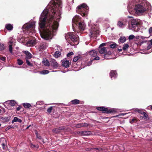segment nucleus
<instances>
[{"label": "nucleus", "instance_id": "1", "mask_svg": "<svg viewBox=\"0 0 152 152\" xmlns=\"http://www.w3.org/2000/svg\"><path fill=\"white\" fill-rule=\"evenodd\" d=\"M62 4L61 0H52L48 4V40L52 39L58 30L60 18L56 12Z\"/></svg>", "mask_w": 152, "mask_h": 152}, {"label": "nucleus", "instance_id": "2", "mask_svg": "<svg viewBox=\"0 0 152 152\" xmlns=\"http://www.w3.org/2000/svg\"><path fill=\"white\" fill-rule=\"evenodd\" d=\"M48 10L45 9L42 13L39 21V27L42 29L40 31L41 37L44 40H48Z\"/></svg>", "mask_w": 152, "mask_h": 152}, {"label": "nucleus", "instance_id": "3", "mask_svg": "<svg viewBox=\"0 0 152 152\" xmlns=\"http://www.w3.org/2000/svg\"><path fill=\"white\" fill-rule=\"evenodd\" d=\"M89 9L86 4L83 3L77 7L76 12L82 16L85 17L88 14Z\"/></svg>", "mask_w": 152, "mask_h": 152}, {"label": "nucleus", "instance_id": "4", "mask_svg": "<svg viewBox=\"0 0 152 152\" xmlns=\"http://www.w3.org/2000/svg\"><path fill=\"white\" fill-rule=\"evenodd\" d=\"M35 22L32 21L28 23H26L22 27L23 30L27 31L28 33L33 32L34 31L35 28Z\"/></svg>", "mask_w": 152, "mask_h": 152}, {"label": "nucleus", "instance_id": "5", "mask_svg": "<svg viewBox=\"0 0 152 152\" xmlns=\"http://www.w3.org/2000/svg\"><path fill=\"white\" fill-rule=\"evenodd\" d=\"M130 23L132 26L131 29L135 32H137L139 31L140 28L138 26L140 25V23L137 20L135 19L132 20Z\"/></svg>", "mask_w": 152, "mask_h": 152}, {"label": "nucleus", "instance_id": "6", "mask_svg": "<svg viewBox=\"0 0 152 152\" xmlns=\"http://www.w3.org/2000/svg\"><path fill=\"white\" fill-rule=\"evenodd\" d=\"M90 32L91 34L89 36L90 37H93L94 38L96 39V37L99 35V31L97 28H96V26H94L91 28Z\"/></svg>", "mask_w": 152, "mask_h": 152}, {"label": "nucleus", "instance_id": "7", "mask_svg": "<svg viewBox=\"0 0 152 152\" xmlns=\"http://www.w3.org/2000/svg\"><path fill=\"white\" fill-rule=\"evenodd\" d=\"M69 36L70 39L72 41V42H71L72 44H71V45H77L78 44V39L77 35L76 36L73 33H70L69 34Z\"/></svg>", "mask_w": 152, "mask_h": 152}, {"label": "nucleus", "instance_id": "8", "mask_svg": "<svg viewBox=\"0 0 152 152\" xmlns=\"http://www.w3.org/2000/svg\"><path fill=\"white\" fill-rule=\"evenodd\" d=\"M96 109L98 110L102 111L103 113L107 114L113 113L116 112V111L114 109H108L104 107H96Z\"/></svg>", "mask_w": 152, "mask_h": 152}, {"label": "nucleus", "instance_id": "9", "mask_svg": "<svg viewBox=\"0 0 152 152\" xmlns=\"http://www.w3.org/2000/svg\"><path fill=\"white\" fill-rule=\"evenodd\" d=\"M134 9L136 10L137 13L138 14L143 13L146 11V9L140 4L136 5Z\"/></svg>", "mask_w": 152, "mask_h": 152}, {"label": "nucleus", "instance_id": "10", "mask_svg": "<svg viewBox=\"0 0 152 152\" xmlns=\"http://www.w3.org/2000/svg\"><path fill=\"white\" fill-rule=\"evenodd\" d=\"M49 61H48V67L50 65L52 66L54 68H57L60 66L59 64H58L56 61L54 59L51 58L49 59Z\"/></svg>", "mask_w": 152, "mask_h": 152}, {"label": "nucleus", "instance_id": "11", "mask_svg": "<svg viewBox=\"0 0 152 152\" xmlns=\"http://www.w3.org/2000/svg\"><path fill=\"white\" fill-rule=\"evenodd\" d=\"M15 40L12 38L11 37L10 38L9 43H10L9 45V50L10 52L12 54V46L15 44Z\"/></svg>", "mask_w": 152, "mask_h": 152}, {"label": "nucleus", "instance_id": "12", "mask_svg": "<svg viewBox=\"0 0 152 152\" xmlns=\"http://www.w3.org/2000/svg\"><path fill=\"white\" fill-rule=\"evenodd\" d=\"M61 63L64 67L66 68L69 67L70 64V63H69V60H67L66 58L64 59L63 60H61Z\"/></svg>", "mask_w": 152, "mask_h": 152}, {"label": "nucleus", "instance_id": "13", "mask_svg": "<svg viewBox=\"0 0 152 152\" xmlns=\"http://www.w3.org/2000/svg\"><path fill=\"white\" fill-rule=\"evenodd\" d=\"M36 43V40L35 38H33L31 40L28 41L26 43L27 46H33Z\"/></svg>", "mask_w": 152, "mask_h": 152}, {"label": "nucleus", "instance_id": "14", "mask_svg": "<svg viewBox=\"0 0 152 152\" xmlns=\"http://www.w3.org/2000/svg\"><path fill=\"white\" fill-rule=\"evenodd\" d=\"M80 18L79 16L76 15L73 18L72 20V25L73 26V23H74L77 25L78 22L80 20Z\"/></svg>", "mask_w": 152, "mask_h": 152}, {"label": "nucleus", "instance_id": "15", "mask_svg": "<svg viewBox=\"0 0 152 152\" xmlns=\"http://www.w3.org/2000/svg\"><path fill=\"white\" fill-rule=\"evenodd\" d=\"M47 48L46 43L45 42H42L39 45L38 48L39 51H42L45 50Z\"/></svg>", "mask_w": 152, "mask_h": 152}, {"label": "nucleus", "instance_id": "16", "mask_svg": "<svg viewBox=\"0 0 152 152\" xmlns=\"http://www.w3.org/2000/svg\"><path fill=\"white\" fill-rule=\"evenodd\" d=\"M117 75V74L116 71L114 70H112L110 73V76L111 79L113 78H116Z\"/></svg>", "mask_w": 152, "mask_h": 152}, {"label": "nucleus", "instance_id": "17", "mask_svg": "<svg viewBox=\"0 0 152 152\" xmlns=\"http://www.w3.org/2000/svg\"><path fill=\"white\" fill-rule=\"evenodd\" d=\"M64 129V126H61L58 128L53 129L52 131L53 133H58L61 131L63 130Z\"/></svg>", "mask_w": 152, "mask_h": 152}, {"label": "nucleus", "instance_id": "18", "mask_svg": "<svg viewBox=\"0 0 152 152\" xmlns=\"http://www.w3.org/2000/svg\"><path fill=\"white\" fill-rule=\"evenodd\" d=\"M90 55L92 56L95 57L98 54V51L94 50L91 51L89 52Z\"/></svg>", "mask_w": 152, "mask_h": 152}, {"label": "nucleus", "instance_id": "19", "mask_svg": "<svg viewBox=\"0 0 152 152\" xmlns=\"http://www.w3.org/2000/svg\"><path fill=\"white\" fill-rule=\"evenodd\" d=\"M24 53L26 56V59H30L32 57L31 54L28 51H25Z\"/></svg>", "mask_w": 152, "mask_h": 152}, {"label": "nucleus", "instance_id": "20", "mask_svg": "<svg viewBox=\"0 0 152 152\" xmlns=\"http://www.w3.org/2000/svg\"><path fill=\"white\" fill-rule=\"evenodd\" d=\"M80 101L77 99H75L73 100H72L69 103V104L70 105L71 104H74V105H76V104H79L80 103Z\"/></svg>", "mask_w": 152, "mask_h": 152}, {"label": "nucleus", "instance_id": "21", "mask_svg": "<svg viewBox=\"0 0 152 152\" xmlns=\"http://www.w3.org/2000/svg\"><path fill=\"white\" fill-rule=\"evenodd\" d=\"M99 52L101 54L105 53L106 52H107V50L105 48H99Z\"/></svg>", "mask_w": 152, "mask_h": 152}, {"label": "nucleus", "instance_id": "22", "mask_svg": "<svg viewBox=\"0 0 152 152\" xmlns=\"http://www.w3.org/2000/svg\"><path fill=\"white\" fill-rule=\"evenodd\" d=\"M80 133L83 135H90L91 133V131H81Z\"/></svg>", "mask_w": 152, "mask_h": 152}, {"label": "nucleus", "instance_id": "23", "mask_svg": "<svg viewBox=\"0 0 152 152\" xmlns=\"http://www.w3.org/2000/svg\"><path fill=\"white\" fill-rule=\"evenodd\" d=\"M126 38L124 36H121L118 40L119 42L123 43L124 42L126 41Z\"/></svg>", "mask_w": 152, "mask_h": 152}, {"label": "nucleus", "instance_id": "24", "mask_svg": "<svg viewBox=\"0 0 152 152\" xmlns=\"http://www.w3.org/2000/svg\"><path fill=\"white\" fill-rule=\"evenodd\" d=\"M6 102H7V103L10 106L12 107L14 106L16 103V102L15 101L12 100L7 101Z\"/></svg>", "mask_w": 152, "mask_h": 152}, {"label": "nucleus", "instance_id": "25", "mask_svg": "<svg viewBox=\"0 0 152 152\" xmlns=\"http://www.w3.org/2000/svg\"><path fill=\"white\" fill-rule=\"evenodd\" d=\"M61 54L60 51L59 50L56 51L54 53V56L56 58H58L59 57Z\"/></svg>", "mask_w": 152, "mask_h": 152}, {"label": "nucleus", "instance_id": "26", "mask_svg": "<svg viewBox=\"0 0 152 152\" xmlns=\"http://www.w3.org/2000/svg\"><path fill=\"white\" fill-rule=\"evenodd\" d=\"M5 27L9 30H11L13 28V26L12 25L10 24H8L6 25Z\"/></svg>", "mask_w": 152, "mask_h": 152}, {"label": "nucleus", "instance_id": "27", "mask_svg": "<svg viewBox=\"0 0 152 152\" xmlns=\"http://www.w3.org/2000/svg\"><path fill=\"white\" fill-rule=\"evenodd\" d=\"M3 141L4 142L1 144V145L3 147V148L4 150H6L7 149V146L5 145V143H4L5 142H6L4 138L1 139V141Z\"/></svg>", "mask_w": 152, "mask_h": 152}, {"label": "nucleus", "instance_id": "28", "mask_svg": "<svg viewBox=\"0 0 152 152\" xmlns=\"http://www.w3.org/2000/svg\"><path fill=\"white\" fill-rule=\"evenodd\" d=\"M82 60V57L80 56H77L75 57L73 59V61L74 62H76L79 60Z\"/></svg>", "mask_w": 152, "mask_h": 152}, {"label": "nucleus", "instance_id": "29", "mask_svg": "<svg viewBox=\"0 0 152 152\" xmlns=\"http://www.w3.org/2000/svg\"><path fill=\"white\" fill-rule=\"evenodd\" d=\"M137 121V120L136 118H133L132 119H130L129 122L131 124H132L134 123H136Z\"/></svg>", "mask_w": 152, "mask_h": 152}, {"label": "nucleus", "instance_id": "30", "mask_svg": "<svg viewBox=\"0 0 152 152\" xmlns=\"http://www.w3.org/2000/svg\"><path fill=\"white\" fill-rule=\"evenodd\" d=\"M79 27L80 28V30H84V27L82 23L80 22L78 23Z\"/></svg>", "mask_w": 152, "mask_h": 152}, {"label": "nucleus", "instance_id": "31", "mask_svg": "<svg viewBox=\"0 0 152 152\" xmlns=\"http://www.w3.org/2000/svg\"><path fill=\"white\" fill-rule=\"evenodd\" d=\"M23 105L25 108H29L31 106L30 104L27 103H23Z\"/></svg>", "mask_w": 152, "mask_h": 152}, {"label": "nucleus", "instance_id": "32", "mask_svg": "<svg viewBox=\"0 0 152 152\" xmlns=\"http://www.w3.org/2000/svg\"><path fill=\"white\" fill-rule=\"evenodd\" d=\"M129 47V46L128 44H125L124 45L123 49L124 51L126 50Z\"/></svg>", "mask_w": 152, "mask_h": 152}, {"label": "nucleus", "instance_id": "33", "mask_svg": "<svg viewBox=\"0 0 152 152\" xmlns=\"http://www.w3.org/2000/svg\"><path fill=\"white\" fill-rule=\"evenodd\" d=\"M42 63L44 65L47 66L48 65V59L46 58H43Z\"/></svg>", "mask_w": 152, "mask_h": 152}, {"label": "nucleus", "instance_id": "34", "mask_svg": "<svg viewBox=\"0 0 152 152\" xmlns=\"http://www.w3.org/2000/svg\"><path fill=\"white\" fill-rule=\"evenodd\" d=\"M117 25L120 27H123V26H124L123 23L120 21H118L117 23Z\"/></svg>", "mask_w": 152, "mask_h": 152}, {"label": "nucleus", "instance_id": "35", "mask_svg": "<svg viewBox=\"0 0 152 152\" xmlns=\"http://www.w3.org/2000/svg\"><path fill=\"white\" fill-rule=\"evenodd\" d=\"M14 120L15 121V122H18L20 123H21L22 122V120L21 119L17 117H15L14 118Z\"/></svg>", "mask_w": 152, "mask_h": 152}, {"label": "nucleus", "instance_id": "36", "mask_svg": "<svg viewBox=\"0 0 152 152\" xmlns=\"http://www.w3.org/2000/svg\"><path fill=\"white\" fill-rule=\"evenodd\" d=\"M39 73L41 74L45 75L48 74V70H43L42 71H40L39 72Z\"/></svg>", "mask_w": 152, "mask_h": 152}, {"label": "nucleus", "instance_id": "37", "mask_svg": "<svg viewBox=\"0 0 152 152\" xmlns=\"http://www.w3.org/2000/svg\"><path fill=\"white\" fill-rule=\"evenodd\" d=\"M117 46V45L115 42H113L112 44L110 45V47L111 48H114Z\"/></svg>", "mask_w": 152, "mask_h": 152}, {"label": "nucleus", "instance_id": "38", "mask_svg": "<svg viewBox=\"0 0 152 152\" xmlns=\"http://www.w3.org/2000/svg\"><path fill=\"white\" fill-rule=\"evenodd\" d=\"M64 128L63 130L65 132H70L71 131V129L69 127L64 126Z\"/></svg>", "mask_w": 152, "mask_h": 152}, {"label": "nucleus", "instance_id": "39", "mask_svg": "<svg viewBox=\"0 0 152 152\" xmlns=\"http://www.w3.org/2000/svg\"><path fill=\"white\" fill-rule=\"evenodd\" d=\"M143 118L144 119L147 120L148 118V115L145 113H143Z\"/></svg>", "mask_w": 152, "mask_h": 152}, {"label": "nucleus", "instance_id": "40", "mask_svg": "<svg viewBox=\"0 0 152 152\" xmlns=\"http://www.w3.org/2000/svg\"><path fill=\"white\" fill-rule=\"evenodd\" d=\"M84 126L83 124H78L76 125V127L78 128H80Z\"/></svg>", "mask_w": 152, "mask_h": 152}, {"label": "nucleus", "instance_id": "41", "mask_svg": "<svg viewBox=\"0 0 152 152\" xmlns=\"http://www.w3.org/2000/svg\"><path fill=\"white\" fill-rule=\"evenodd\" d=\"M18 63L19 65H22L23 62L21 60H20L19 59H18Z\"/></svg>", "mask_w": 152, "mask_h": 152}, {"label": "nucleus", "instance_id": "42", "mask_svg": "<svg viewBox=\"0 0 152 152\" xmlns=\"http://www.w3.org/2000/svg\"><path fill=\"white\" fill-rule=\"evenodd\" d=\"M74 54V53L72 52H71L68 53L67 55V57L70 58L71 56Z\"/></svg>", "mask_w": 152, "mask_h": 152}, {"label": "nucleus", "instance_id": "43", "mask_svg": "<svg viewBox=\"0 0 152 152\" xmlns=\"http://www.w3.org/2000/svg\"><path fill=\"white\" fill-rule=\"evenodd\" d=\"M26 63L28 65L30 66H32V64H31V63H30L29 61L28 60V59H26Z\"/></svg>", "mask_w": 152, "mask_h": 152}, {"label": "nucleus", "instance_id": "44", "mask_svg": "<svg viewBox=\"0 0 152 152\" xmlns=\"http://www.w3.org/2000/svg\"><path fill=\"white\" fill-rule=\"evenodd\" d=\"M135 37V36L133 35H130L129 37V40L133 39Z\"/></svg>", "mask_w": 152, "mask_h": 152}, {"label": "nucleus", "instance_id": "45", "mask_svg": "<svg viewBox=\"0 0 152 152\" xmlns=\"http://www.w3.org/2000/svg\"><path fill=\"white\" fill-rule=\"evenodd\" d=\"M4 49V45L0 43V50H3Z\"/></svg>", "mask_w": 152, "mask_h": 152}, {"label": "nucleus", "instance_id": "46", "mask_svg": "<svg viewBox=\"0 0 152 152\" xmlns=\"http://www.w3.org/2000/svg\"><path fill=\"white\" fill-rule=\"evenodd\" d=\"M109 55H108L106 53H105V54H104V57L105 59H109V58L108 57H109Z\"/></svg>", "mask_w": 152, "mask_h": 152}, {"label": "nucleus", "instance_id": "47", "mask_svg": "<svg viewBox=\"0 0 152 152\" xmlns=\"http://www.w3.org/2000/svg\"><path fill=\"white\" fill-rule=\"evenodd\" d=\"M152 47V45L150 43L147 47V50H149Z\"/></svg>", "mask_w": 152, "mask_h": 152}, {"label": "nucleus", "instance_id": "48", "mask_svg": "<svg viewBox=\"0 0 152 152\" xmlns=\"http://www.w3.org/2000/svg\"><path fill=\"white\" fill-rule=\"evenodd\" d=\"M53 108V107H50L48 108V113H50Z\"/></svg>", "mask_w": 152, "mask_h": 152}, {"label": "nucleus", "instance_id": "49", "mask_svg": "<svg viewBox=\"0 0 152 152\" xmlns=\"http://www.w3.org/2000/svg\"><path fill=\"white\" fill-rule=\"evenodd\" d=\"M149 32L150 34H152V27H151L149 28Z\"/></svg>", "mask_w": 152, "mask_h": 152}, {"label": "nucleus", "instance_id": "50", "mask_svg": "<svg viewBox=\"0 0 152 152\" xmlns=\"http://www.w3.org/2000/svg\"><path fill=\"white\" fill-rule=\"evenodd\" d=\"M105 53H107L108 55H109L110 56L111 55V52L110 51L108 52L107 51V52H106Z\"/></svg>", "mask_w": 152, "mask_h": 152}, {"label": "nucleus", "instance_id": "51", "mask_svg": "<svg viewBox=\"0 0 152 152\" xmlns=\"http://www.w3.org/2000/svg\"><path fill=\"white\" fill-rule=\"evenodd\" d=\"M99 59V56H96L95 58H94V59L91 60V61H92L93 60H98Z\"/></svg>", "mask_w": 152, "mask_h": 152}, {"label": "nucleus", "instance_id": "52", "mask_svg": "<svg viewBox=\"0 0 152 152\" xmlns=\"http://www.w3.org/2000/svg\"><path fill=\"white\" fill-rule=\"evenodd\" d=\"M105 43H103L101 44L99 47V48H102V47L104 46L105 45Z\"/></svg>", "mask_w": 152, "mask_h": 152}, {"label": "nucleus", "instance_id": "53", "mask_svg": "<svg viewBox=\"0 0 152 152\" xmlns=\"http://www.w3.org/2000/svg\"><path fill=\"white\" fill-rule=\"evenodd\" d=\"M0 59L3 61H4L5 60V58L3 57L0 56Z\"/></svg>", "mask_w": 152, "mask_h": 152}, {"label": "nucleus", "instance_id": "54", "mask_svg": "<svg viewBox=\"0 0 152 152\" xmlns=\"http://www.w3.org/2000/svg\"><path fill=\"white\" fill-rule=\"evenodd\" d=\"M42 103V102H37L36 104H37L40 105Z\"/></svg>", "mask_w": 152, "mask_h": 152}, {"label": "nucleus", "instance_id": "55", "mask_svg": "<svg viewBox=\"0 0 152 152\" xmlns=\"http://www.w3.org/2000/svg\"><path fill=\"white\" fill-rule=\"evenodd\" d=\"M21 106H19L16 108V110L17 111H19L21 108Z\"/></svg>", "mask_w": 152, "mask_h": 152}, {"label": "nucleus", "instance_id": "56", "mask_svg": "<svg viewBox=\"0 0 152 152\" xmlns=\"http://www.w3.org/2000/svg\"><path fill=\"white\" fill-rule=\"evenodd\" d=\"M138 112L139 113L143 115V113H145V112L142 111V110H139L138 111Z\"/></svg>", "mask_w": 152, "mask_h": 152}, {"label": "nucleus", "instance_id": "57", "mask_svg": "<svg viewBox=\"0 0 152 152\" xmlns=\"http://www.w3.org/2000/svg\"><path fill=\"white\" fill-rule=\"evenodd\" d=\"M118 52H121V51H122V49H118Z\"/></svg>", "mask_w": 152, "mask_h": 152}, {"label": "nucleus", "instance_id": "58", "mask_svg": "<svg viewBox=\"0 0 152 152\" xmlns=\"http://www.w3.org/2000/svg\"><path fill=\"white\" fill-rule=\"evenodd\" d=\"M15 122V121L14 120V118L13 120L12 121V123L13 124Z\"/></svg>", "mask_w": 152, "mask_h": 152}, {"label": "nucleus", "instance_id": "59", "mask_svg": "<svg viewBox=\"0 0 152 152\" xmlns=\"http://www.w3.org/2000/svg\"><path fill=\"white\" fill-rule=\"evenodd\" d=\"M31 146L32 148H34L35 147V146L33 145H31Z\"/></svg>", "mask_w": 152, "mask_h": 152}, {"label": "nucleus", "instance_id": "60", "mask_svg": "<svg viewBox=\"0 0 152 152\" xmlns=\"http://www.w3.org/2000/svg\"><path fill=\"white\" fill-rule=\"evenodd\" d=\"M150 41L151 42L150 44L152 45V39H151Z\"/></svg>", "mask_w": 152, "mask_h": 152}, {"label": "nucleus", "instance_id": "61", "mask_svg": "<svg viewBox=\"0 0 152 152\" xmlns=\"http://www.w3.org/2000/svg\"><path fill=\"white\" fill-rule=\"evenodd\" d=\"M30 126H28L26 128V129H28L29 128V127Z\"/></svg>", "mask_w": 152, "mask_h": 152}, {"label": "nucleus", "instance_id": "62", "mask_svg": "<svg viewBox=\"0 0 152 152\" xmlns=\"http://www.w3.org/2000/svg\"><path fill=\"white\" fill-rule=\"evenodd\" d=\"M1 109H0V113H1Z\"/></svg>", "mask_w": 152, "mask_h": 152}, {"label": "nucleus", "instance_id": "63", "mask_svg": "<svg viewBox=\"0 0 152 152\" xmlns=\"http://www.w3.org/2000/svg\"><path fill=\"white\" fill-rule=\"evenodd\" d=\"M151 110H152V105L151 106Z\"/></svg>", "mask_w": 152, "mask_h": 152}, {"label": "nucleus", "instance_id": "64", "mask_svg": "<svg viewBox=\"0 0 152 152\" xmlns=\"http://www.w3.org/2000/svg\"><path fill=\"white\" fill-rule=\"evenodd\" d=\"M141 117H142V116H141Z\"/></svg>", "mask_w": 152, "mask_h": 152}]
</instances>
